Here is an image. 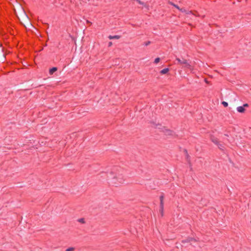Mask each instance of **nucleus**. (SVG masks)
Here are the masks:
<instances>
[{
	"label": "nucleus",
	"instance_id": "2eb2a0df",
	"mask_svg": "<svg viewBox=\"0 0 251 251\" xmlns=\"http://www.w3.org/2000/svg\"><path fill=\"white\" fill-rule=\"evenodd\" d=\"M249 104L248 103H245L243 104V105L242 106L244 107V108H245V107H249Z\"/></svg>",
	"mask_w": 251,
	"mask_h": 251
},
{
	"label": "nucleus",
	"instance_id": "9d476101",
	"mask_svg": "<svg viewBox=\"0 0 251 251\" xmlns=\"http://www.w3.org/2000/svg\"><path fill=\"white\" fill-rule=\"evenodd\" d=\"M212 141L215 144L218 145L219 142L218 141V140L217 139H212Z\"/></svg>",
	"mask_w": 251,
	"mask_h": 251
},
{
	"label": "nucleus",
	"instance_id": "f3484780",
	"mask_svg": "<svg viewBox=\"0 0 251 251\" xmlns=\"http://www.w3.org/2000/svg\"><path fill=\"white\" fill-rule=\"evenodd\" d=\"M112 43L111 42H110L108 44V46L110 47L112 45Z\"/></svg>",
	"mask_w": 251,
	"mask_h": 251
},
{
	"label": "nucleus",
	"instance_id": "4468645a",
	"mask_svg": "<svg viewBox=\"0 0 251 251\" xmlns=\"http://www.w3.org/2000/svg\"><path fill=\"white\" fill-rule=\"evenodd\" d=\"M150 43H151V42H150V41H148V42H146V43H144V45H145V46H148L149 45H150Z\"/></svg>",
	"mask_w": 251,
	"mask_h": 251
},
{
	"label": "nucleus",
	"instance_id": "6e6552de",
	"mask_svg": "<svg viewBox=\"0 0 251 251\" xmlns=\"http://www.w3.org/2000/svg\"><path fill=\"white\" fill-rule=\"evenodd\" d=\"M120 36L119 35H115V36L109 35L108 37V38L110 39H118L120 38Z\"/></svg>",
	"mask_w": 251,
	"mask_h": 251
},
{
	"label": "nucleus",
	"instance_id": "f8f14e48",
	"mask_svg": "<svg viewBox=\"0 0 251 251\" xmlns=\"http://www.w3.org/2000/svg\"><path fill=\"white\" fill-rule=\"evenodd\" d=\"M160 58H159V57L156 58L154 60V63L155 64H157L160 61Z\"/></svg>",
	"mask_w": 251,
	"mask_h": 251
},
{
	"label": "nucleus",
	"instance_id": "20e7f679",
	"mask_svg": "<svg viewBox=\"0 0 251 251\" xmlns=\"http://www.w3.org/2000/svg\"><path fill=\"white\" fill-rule=\"evenodd\" d=\"M160 212L161 214V215H163V209H164V196L161 195L160 196Z\"/></svg>",
	"mask_w": 251,
	"mask_h": 251
},
{
	"label": "nucleus",
	"instance_id": "f03ea898",
	"mask_svg": "<svg viewBox=\"0 0 251 251\" xmlns=\"http://www.w3.org/2000/svg\"><path fill=\"white\" fill-rule=\"evenodd\" d=\"M176 60L177 61L178 63L180 65H183V67L189 69L191 71L194 70V67L192 66L188 61L185 59L182 58L180 59L179 58H176Z\"/></svg>",
	"mask_w": 251,
	"mask_h": 251
},
{
	"label": "nucleus",
	"instance_id": "ddd939ff",
	"mask_svg": "<svg viewBox=\"0 0 251 251\" xmlns=\"http://www.w3.org/2000/svg\"><path fill=\"white\" fill-rule=\"evenodd\" d=\"M222 104L224 106V107H227L228 106V103L226 101H223Z\"/></svg>",
	"mask_w": 251,
	"mask_h": 251
},
{
	"label": "nucleus",
	"instance_id": "f257e3e1",
	"mask_svg": "<svg viewBox=\"0 0 251 251\" xmlns=\"http://www.w3.org/2000/svg\"><path fill=\"white\" fill-rule=\"evenodd\" d=\"M124 170L119 166L114 167L109 174L112 184L116 187L123 184L125 181Z\"/></svg>",
	"mask_w": 251,
	"mask_h": 251
},
{
	"label": "nucleus",
	"instance_id": "a211bd4d",
	"mask_svg": "<svg viewBox=\"0 0 251 251\" xmlns=\"http://www.w3.org/2000/svg\"><path fill=\"white\" fill-rule=\"evenodd\" d=\"M204 81H205V82L206 83H208V81L206 80V79H205Z\"/></svg>",
	"mask_w": 251,
	"mask_h": 251
},
{
	"label": "nucleus",
	"instance_id": "9b49d317",
	"mask_svg": "<svg viewBox=\"0 0 251 251\" xmlns=\"http://www.w3.org/2000/svg\"><path fill=\"white\" fill-rule=\"evenodd\" d=\"M75 248L74 247H70L68 248L65 251H74Z\"/></svg>",
	"mask_w": 251,
	"mask_h": 251
},
{
	"label": "nucleus",
	"instance_id": "7ed1b4c3",
	"mask_svg": "<svg viewBox=\"0 0 251 251\" xmlns=\"http://www.w3.org/2000/svg\"><path fill=\"white\" fill-rule=\"evenodd\" d=\"M160 125H157L156 128L160 129L161 131L166 136H174L175 134L174 132L169 129L167 128L166 127H160Z\"/></svg>",
	"mask_w": 251,
	"mask_h": 251
},
{
	"label": "nucleus",
	"instance_id": "dca6fc26",
	"mask_svg": "<svg viewBox=\"0 0 251 251\" xmlns=\"http://www.w3.org/2000/svg\"><path fill=\"white\" fill-rule=\"evenodd\" d=\"M218 146L219 149L223 150V148H224V147L222 145L219 144Z\"/></svg>",
	"mask_w": 251,
	"mask_h": 251
},
{
	"label": "nucleus",
	"instance_id": "39448f33",
	"mask_svg": "<svg viewBox=\"0 0 251 251\" xmlns=\"http://www.w3.org/2000/svg\"><path fill=\"white\" fill-rule=\"evenodd\" d=\"M237 111L239 113H244L245 111V109L243 106H240L237 107Z\"/></svg>",
	"mask_w": 251,
	"mask_h": 251
},
{
	"label": "nucleus",
	"instance_id": "1a4fd4ad",
	"mask_svg": "<svg viewBox=\"0 0 251 251\" xmlns=\"http://www.w3.org/2000/svg\"><path fill=\"white\" fill-rule=\"evenodd\" d=\"M77 221L81 224H84L85 223V220L84 218H80L77 220Z\"/></svg>",
	"mask_w": 251,
	"mask_h": 251
},
{
	"label": "nucleus",
	"instance_id": "0eeeda50",
	"mask_svg": "<svg viewBox=\"0 0 251 251\" xmlns=\"http://www.w3.org/2000/svg\"><path fill=\"white\" fill-rule=\"evenodd\" d=\"M169 68H164L163 70H162L160 73L161 74H162V75L166 74L169 72Z\"/></svg>",
	"mask_w": 251,
	"mask_h": 251
},
{
	"label": "nucleus",
	"instance_id": "423d86ee",
	"mask_svg": "<svg viewBox=\"0 0 251 251\" xmlns=\"http://www.w3.org/2000/svg\"><path fill=\"white\" fill-rule=\"evenodd\" d=\"M57 70V68L56 67H53L50 69L49 73L50 75H52L54 72L56 71Z\"/></svg>",
	"mask_w": 251,
	"mask_h": 251
}]
</instances>
